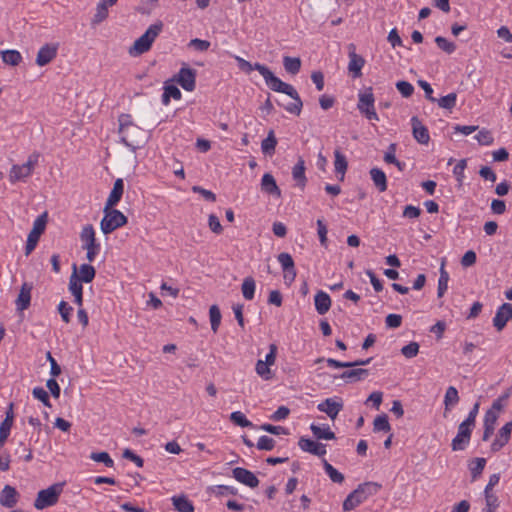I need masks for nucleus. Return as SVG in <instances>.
Segmentation results:
<instances>
[{
  "instance_id": "nucleus-1",
  "label": "nucleus",
  "mask_w": 512,
  "mask_h": 512,
  "mask_svg": "<svg viewBox=\"0 0 512 512\" xmlns=\"http://www.w3.org/2000/svg\"><path fill=\"white\" fill-rule=\"evenodd\" d=\"M121 142L133 152L144 146L147 135L144 129L136 125L130 114L122 113L118 117Z\"/></svg>"
},
{
  "instance_id": "nucleus-2",
  "label": "nucleus",
  "mask_w": 512,
  "mask_h": 512,
  "mask_svg": "<svg viewBox=\"0 0 512 512\" xmlns=\"http://www.w3.org/2000/svg\"><path fill=\"white\" fill-rule=\"evenodd\" d=\"M381 485L376 482H365L352 491L343 502V510L351 511L365 502L370 496L376 495Z\"/></svg>"
},
{
  "instance_id": "nucleus-3",
  "label": "nucleus",
  "mask_w": 512,
  "mask_h": 512,
  "mask_svg": "<svg viewBox=\"0 0 512 512\" xmlns=\"http://www.w3.org/2000/svg\"><path fill=\"white\" fill-rule=\"evenodd\" d=\"M163 29V23L157 21L150 25L143 35L135 40L134 44L129 48V55L132 57L140 56L151 49V46Z\"/></svg>"
},
{
  "instance_id": "nucleus-4",
  "label": "nucleus",
  "mask_w": 512,
  "mask_h": 512,
  "mask_svg": "<svg viewBox=\"0 0 512 512\" xmlns=\"http://www.w3.org/2000/svg\"><path fill=\"white\" fill-rule=\"evenodd\" d=\"M357 109L367 120L379 121L372 87H367L358 93Z\"/></svg>"
},
{
  "instance_id": "nucleus-5",
  "label": "nucleus",
  "mask_w": 512,
  "mask_h": 512,
  "mask_svg": "<svg viewBox=\"0 0 512 512\" xmlns=\"http://www.w3.org/2000/svg\"><path fill=\"white\" fill-rule=\"evenodd\" d=\"M103 212L104 217L100 222V229L106 235L124 226L128 221L127 217L121 211L113 207L106 209V206H104Z\"/></svg>"
},
{
  "instance_id": "nucleus-6",
  "label": "nucleus",
  "mask_w": 512,
  "mask_h": 512,
  "mask_svg": "<svg viewBox=\"0 0 512 512\" xmlns=\"http://www.w3.org/2000/svg\"><path fill=\"white\" fill-rule=\"evenodd\" d=\"M256 70L263 76L266 85L272 91L284 93L288 96L296 94V89L291 84L285 83L280 78L276 77L267 66L258 65Z\"/></svg>"
},
{
  "instance_id": "nucleus-7",
  "label": "nucleus",
  "mask_w": 512,
  "mask_h": 512,
  "mask_svg": "<svg viewBox=\"0 0 512 512\" xmlns=\"http://www.w3.org/2000/svg\"><path fill=\"white\" fill-rule=\"evenodd\" d=\"M62 491L63 483H56L49 486L47 489L40 490L34 501V507L38 510H42L55 505Z\"/></svg>"
},
{
  "instance_id": "nucleus-8",
  "label": "nucleus",
  "mask_w": 512,
  "mask_h": 512,
  "mask_svg": "<svg viewBox=\"0 0 512 512\" xmlns=\"http://www.w3.org/2000/svg\"><path fill=\"white\" fill-rule=\"evenodd\" d=\"M40 155L38 153L31 154L26 163L22 165H13L9 172V181L14 184L18 181H25L27 178H29L33 171L35 166L38 164Z\"/></svg>"
},
{
  "instance_id": "nucleus-9",
  "label": "nucleus",
  "mask_w": 512,
  "mask_h": 512,
  "mask_svg": "<svg viewBox=\"0 0 512 512\" xmlns=\"http://www.w3.org/2000/svg\"><path fill=\"white\" fill-rule=\"evenodd\" d=\"M82 248L87 251L86 258L88 261H94L100 251V244L96 241L95 230L91 224H87L82 228L80 233Z\"/></svg>"
},
{
  "instance_id": "nucleus-10",
  "label": "nucleus",
  "mask_w": 512,
  "mask_h": 512,
  "mask_svg": "<svg viewBox=\"0 0 512 512\" xmlns=\"http://www.w3.org/2000/svg\"><path fill=\"white\" fill-rule=\"evenodd\" d=\"M47 223V214L43 213L42 215L38 216L34 223L33 228L28 234L27 242L25 246V254L29 255L36 247L39 238L41 234L45 231Z\"/></svg>"
},
{
  "instance_id": "nucleus-11",
  "label": "nucleus",
  "mask_w": 512,
  "mask_h": 512,
  "mask_svg": "<svg viewBox=\"0 0 512 512\" xmlns=\"http://www.w3.org/2000/svg\"><path fill=\"white\" fill-rule=\"evenodd\" d=\"M175 81L186 91H193L196 86V72L195 70L182 67L178 74L175 76Z\"/></svg>"
},
{
  "instance_id": "nucleus-12",
  "label": "nucleus",
  "mask_w": 512,
  "mask_h": 512,
  "mask_svg": "<svg viewBox=\"0 0 512 512\" xmlns=\"http://www.w3.org/2000/svg\"><path fill=\"white\" fill-rule=\"evenodd\" d=\"M349 63H348V71L352 74L354 78H358L362 75V68L365 64V60L362 56L358 55L355 52V45L349 44Z\"/></svg>"
},
{
  "instance_id": "nucleus-13",
  "label": "nucleus",
  "mask_w": 512,
  "mask_h": 512,
  "mask_svg": "<svg viewBox=\"0 0 512 512\" xmlns=\"http://www.w3.org/2000/svg\"><path fill=\"white\" fill-rule=\"evenodd\" d=\"M317 409L320 412L326 413L330 419L334 420L343 409V402L337 398H327L318 404Z\"/></svg>"
},
{
  "instance_id": "nucleus-14",
  "label": "nucleus",
  "mask_w": 512,
  "mask_h": 512,
  "mask_svg": "<svg viewBox=\"0 0 512 512\" xmlns=\"http://www.w3.org/2000/svg\"><path fill=\"white\" fill-rule=\"evenodd\" d=\"M510 319H512V304L504 303L497 309L493 318V325L497 331H501Z\"/></svg>"
},
{
  "instance_id": "nucleus-15",
  "label": "nucleus",
  "mask_w": 512,
  "mask_h": 512,
  "mask_svg": "<svg viewBox=\"0 0 512 512\" xmlns=\"http://www.w3.org/2000/svg\"><path fill=\"white\" fill-rule=\"evenodd\" d=\"M411 126L414 139L419 144L427 145L430 141L429 131L417 116L411 118Z\"/></svg>"
},
{
  "instance_id": "nucleus-16",
  "label": "nucleus",
  "mask_w": 512,
  "mask_h": 512,
  "mask_svg": "<svg viewBox=\"0 0 512 512\" xmlns=\"http://www.w3.org/2000/svg\"><path fill=\"white\" fill-rule=\"evenodd\" d=\"M232 473H233V477L238 482H240L250 488H255L259 484V480L256 477V475L245 468L236 467L233 469Z\"/></svg>"
},
{
  "instance_id": "nucleus-17",
  "label": "nucleus",
  "mask_w": 512,
  "mask_h": 512,
  "mask_svg": "<svg viewBox=\"0 0 512 512\" xmlns=\"http://www.w3.org/2000/svg\"><path fill=\"white\" fill-rule=\"evenodd\" d=\"M19 497L15 487L5 485L0 492V504L6 508H13L18 503Z\"/></svg>"
},
{
  "instance_id": "nucleus-18",
  "label": "nucleus",
  "mask_w": 512,
  "mask_h": 512,
  "mask_svg": "<svg viewBox=\"0 0 512 512\" xmlns=\"http://www.w3.org/2000/svg\"><path fill=\"white\" fill-rule=\"evenodd\" d=\"M32 288L33 286L30 283L25 282L22 284L18 297L15 301L17 311L23 312L29 308Z\"/></svg>"
},
{
  "instance_id": "nucleus-19",
  "label": "nucleus",
  "mask_w": 512,
  "mask_h": 512,
  "mask_svg": "<svg viewBox=\"0 0 512 512\" xmlns=\"http://www.w3.org/2000/svg\"><path fill=\"white\" fill-rule=\"evenodd\" d=\"M512 422H507L498 432L496 439L491 444V450L497 452L502 449L508 442L511 436Z\"/></svg>"
},
{
  "instance_id": "nucleus-20",
  "label": "nucleus",
  "mask_w": 512,
  "mask_h": 512,
  "mask_svg": "<svg viewBox=\"0 0 512 512\" xmlns=\"http://www.w3.org/2000/svg\"><path fill=\"white\" fill-rule=\"evenodd\" d=\"M57 55V46L51 44H45L42 46L36 57V64L38 66H45L50 63Z\"/></svg>"
},
{
  "instance_id": "nucleus-21",
  "label": "nucleus",
  "mask_w": 512,
  "mask_h": 512,
  "mask_svg": "<svg viewBox=\"0 0 512 512\" xmlns=\"http://www.w3.org/2000/svg\"><path fill=\"white\" fill-rule=\"evenodd\" d=\"M298 445L303 451L309 452L319 457H322L326 454V448L324 444L315 442L308 438L301 437Z\"/></svg>"
},
{
  "instance_id": "nucleus-22",
  "label": "nucleus",
  "mask_w": 512,
  "mask_h": 512,
  "mask_svg": "<svg viewBox=\"0 0 512 512\" xmlns=\"http://www.w3.org/2000/svg\"><path fill=\"white\" fill-rule=\"evenodd\" d=\"M124 192V182L123 179L118 178L113 185V188L106 200L105 206L106 209L109 207H114L118 204V202L121 200L122 195Z\"/></svg>"
},
{
  "instance_id": "nucleus-23",
  "label": "nucleus",
  "mask_w": 512,
  "mask_h": 512,
  "mask_svg": "<svg viewBox=\"0 0 512 512\" xmlns=\"http://www.w3.org/2000/svg\"><path fill=\"white\" fill-rule=\"evenodd\" d=\"M261 190L272 196H281V191L276 183L274 176L270 173H265L261 179Z\"/></svg>"
},
{
  "instance_id": "nucleus-24",
  "label": "nucleus",
  "mask_w": 512,
  "mask_h": 512,
  "mask_svg": "<svg viewBox=\"0 0 512 512\" xmlns=\"http://www.w3.org/2000/svg\"><path fill=\"white\" fill-rule=\"evenodd\" d=\"M314 304L316 311L323 315L327 313L331 307V298L324 291H318L314 297Z\"/></svg>"
},
{
  "instance_id": "nucleus-25",
  "label": "nucleus",
  "mask_w": 512,
  "mask_h": 512,
  "mask_svg": "<svg viewBox=\"0 0 512 512\" xmlns=\"http://www.w3.org/2000/svg\"><path fill=\"white\" fill-rule=\"evenodd\" d=\"M370 177L378 189L379 192H385L387 190V177L386 174L380 168H372L369 171Z\"/></svg>"
},
{
  "instance_id": "nucleus-26",
  "label": "nucleus",
  "mask_w": 512,
  "mask_h": 512,
  "mask_svg": "<svg viewBox=\"0 0 512 512\" xmlns=\"http://www.w3.org/2000/svg\"><path fill=\"white\" fill-rule=\"evenodd\" d=\"M293 179L297 182L298 186L304 188L307 182V178L305 176V162L300 157L292 169Z\"/></svg>"
},
{
  "instance_id": "nucleus-27",
  "label": "nucleus",
  "mask_w": 512,
  "mask_h": 512,
  "mask_svg": "<svg viewBox=\"0 0 512 512\" xmlns=\"http://www.w3.org/2000/svg\"><path fill=\"white\" fill-rule=\"evenodd\" d=\"M171 501L178 512H194L193 503L185 495L173 496Z\"/></svg>"
},
{
  "instance_id": "nucleus-28",
  "label": "nucleus",
  "mask_w": 512,
  "mask_h": 512,
  "mask_svg": "<svg viewBox=\"0 0 512 512\" xmlns=\"http://www.w3.org/2000/svg\"><path fill=\"white\" fill-rule=\"evenodd\" d=\"M439 272L437 296L441 298L446 293L449 282V273L445 269V259L442 260Z\"/></svg>"
},
{
  "instance_id": "nucleus-29",
  "label": "nucleus",
  "mask_w": 512,
  "mask_h": 512,
  "mask_svg": "<svg viewBox=\"0 0 512 512\" xmlns=\"http://www.w3.org/2000/svg\"><path fill=\"white\" fill-rule=\"evenodd\" d=\"M368 374H369V371L367 369L356 368V369L344 371L340 375V378L344 379L346 381H349V382H356V381L363 380L364 378H366L368 376Z\"/></svg>"
},
{
  "instance_id": "nucleus-30",
  "label": "nucleus",
  "mask_w": 512,
  "mask_h": 512,
  "mask_svg": "<svg viewBox=\"0 0 512 512\" xmlns=\"http://www.w3.org/2000/svg\"><path fill=\"white\" fill-rule=\"evenodd\" d=\"M334 157H335V160H334L335 172L337 174H340L341 175L340 180H343L344 175L348 168L347 159H346L345 155L342 154L339 149H336L334 151Z\"/></svg>"
},
{
  "instance_id": "nucleus-31",
  "label": "nucleus",
  "mask_w": 512,
  "mask_h": 512,
  "mask_svg": "<svg viewBox=\"0 0 512 512\" xmlns=\"http://www.w3.org/2000/svg\"><path fill=\"white\" fill-rule=\"evenodd\" d=\"M181 91L176 85L173 84H165L164 92L162 94V103L163 105H168L170 103V99L173 98L175 100L181 99Z\"/></svg>"
},
{
  "instance_id": "nucleus-32",
  "label": "nucleus",
  "mask_w": 512,
  "mask_h": 512,
  "mask_svg": "<svg viewBox=\"0 0 512 512\" xmlns=\"http://www.w3.org/2000/svg\"><path fill=\"white\" fill-rule=\"evenodd\" d=\"M459 402L458 391L454 386H449L444 396L445 411L451 410Z\"/></svg>"
},
{
  "instance_id": "nucleus-33",
  "label": "nucleus",
  "mask_w": 512,
  "mask_h": 512,
  "mask_svg": "<svg viewBox=\"0 0 512 512\" xmlns=\"http://www.w3.org/2000/svg\"><path fill=\"white\" fill-rule=\"evenodd\" d=\"M2 61L11 66H17L22 61V56L17 50H5L1 52Z\"/></svg>"
},
{
  "instance_id": "nucleus-34",
  "label": "nucleus",
  "mask_w": 512,
  "mask_h": 512,
  "mask_svg": "<svg viewBox=\"0 0 512 512\" xmlns=\"http://www.w3.org/2000/svg\"><path fill=\"white\" fill-rule=\"evenodd\" d=\"M310 429L317 439L332 440L336 438L335 433L330 430L329 426L320 427L318 425L312 424Z\"/></svg>"
},
{
  "instance_id": "nucleus-35",
  "label": "nucleus",
  "mask_w": 512,
  "mask_h": 512,
  "mask_svg": "<svg viewBox=\"0 0 512 512\" xmlns=\"http://www.w3.org/2000/svg\"><path fill=\"white\" fill-rule=\"evenodd\" d=\"M277 145V139L274 131L270 130L267 137L261 143V149L264 154L272 155Z\"/></svg>"
},
{
  "instance_id": "nucleus-36",
  "label": "nucleus",
  "mask_w": 512,
  "mask_h": 512,
  "mask_svg": "<svg viewBox=\"0 0 512 512\" xmlns=\"http://www.w3.org/2000/svg\"><path fill=\"white\" fill-rule=\"evenodd\" d=\"M283 66L286 72L295 75L301 69V60L298 57L285 56L283 58Z\"/></svg>"
},
{
  "instance_id": "nucleus-37",
  "label": "nucleus",
  "mask_w": 512,
  "mask_h": 512,
  "mask_svg": "<svg viewBox=\"0 0 512 512\" xmlns=\"http://www.w3.org/2000/svg\"><path fill=\"white\" fill-rule=\"evenodd\" d=\"M255 288H256L255 280L252 277H246L243 280V283L241 286L243 297L246 300H252L254 298Z\"/></svg>"
},
{
  "instance_id": "nucleus-38",
  "label": "nucleus",
  "mask_w": 512,
  "mask_h": 512,
  "mask_svg": "<svg viewBox=\"0 0 512 512\" xmlns=\"http://www.w3.org/2000/svg\"><path fill=\"white\" fill-rule=\"evenodd\" d=\"M323 467L332 482L341 484L344 481V475L335 469L326 459H323Z\"/></svg>"
},
{
  "instance_id": "nucleus-39",
  "label": "nucleus",
  "mask_w": 512,
  "mask_h": 512,
  "mask_svg": "<svg viewBox=\"0 0 512 512\" xmlns=\"http://www.w3.org/2000/svg\"><path fill=\"white\" fill-rule=\"evenodd\" d=\"M78 275L81 282L90 283L95 277L96 271L95 268L89 264H82L79 268Z\"/></svg>"
},
{
  "instance_id": "nucleus-40",
  "label": "nucleus",
  "mask_w": 512,
  "mask_h": 512,
  "mask_svg": "<svg viewBox=\"0 0 512 512\" xmlns=\"http://www.w3.org/2000/svg\"><path fill=\"white\" fill-rule=\"evenodd\" d=\"M293 99L292 103H289L284 106V109L294 115H300L303 107V101L301 100L298 92L296 91V94H293V96H290Z\"/></svg>"
},
{
  "instance_id": "nucleus-41",
  "label": "nucleus",
  "mask_w": 512,
  "mask_h": 512,
  "mask_svg": "<svg viewBox=\"0 0 512 512\" xmlns=\"http://www.w3.org/2000/svg\"><path fill=\"white\" fill-rule=\"evenodd\" d=\"M73 268H74L73 273L71 274L70 279H69V291L74 296V295L83 293V287H82V283L77 275L76 265H74Z\"/></svg>"
},
{
  "instance_id": "nucleus-42",
  "label": "nucleus",
  "mask_w": 512,
  "mask_h": 512,
  "mask_svg": "<svg viewBox=\"0 0 512 512\" xmlns=\"http://www.w3.org/2000/svg\"><path fill=\"white\" fill-rule=\"evenodd\" d=\"M211 329L216 333L221 323V312L217 305H212L209 309Z\"/></svg>"
},
{
  "instance_id": "nucleus-43",
  "label": "nucleus",
  "mask_w": 512,
  "mask_h": 512,
  "mask_svg": "<svg viewBox=\"0 0 512 512\" xmlns=\"http://www.w3.org/2000/svg\"><path fill=\"white\" fill-rule=\"evenodd\" d=\"M255 370H256V373L264 380H271L274 376L270 369V365L263 362V360L257 361Z\"/></svg>"
},
{
  "instance_id": "nucleus-44",
  "label": "nucleus",
  "mask_w": 512,
  "mask_h": 512,
  "mask_svg": "<svg viewBox=\"0 0 512 512\" xmlns=\"http://www.w3.org/2000/svg\"><path fill=\"white\" fill-rule=\"evenodd\" d=\"M373 426H374L375 432H378V431L389 432L391 430V426L389 424L388 417L386 414L377 416L374 419Z\"/></svg>"
},
{
  "instance_id": "nucleus-45",
  "label": "nucleus",
  "mask_w": 512,
  "mask_h": 512,
  "mask_svg": "<svg viewBox=\"0 0 512 512\" xmlns=\"http://www.w3.org/2000/svg\"><path fill=\"white\" fill-rule=\"evenodd\" d=\"M108 7H110V6L105 4L104 2H102L101 0L99 1V3L97 4V7H96V13L93 18L94 24L101 23L102 21H104L107 18Z\"/></svg>"
},
{
  "instance_id": "nucleus-46",
  "label": "nucleus",
  "mask_w": 512,
  "mask_h": 512,
  "mask_svg": "<svg viewBox=\"0 0 512 512\" xmlns=\"http://www.w3.org/2000/svg\"><path fill=\"white\" fill-rule=\"evenodd\" d=\"M230 420L240 427H252L253 423L246 418V416L240 412L235 411L230 414Z\"/></svg>"
},
{
  "instance_id": "nucleus-47",
  "label": "nucleus",
  "mask_w": 512,
  "mask_h": 512,
  "mask_svg": "<svg viewBox=\"0 0 512 512\" xmlns=\"http://www.w3.org/2000/svg\"><path fill=\"white\" fill-rule=\"evenodd\" d=\"M486 465V460L484 458H476L470 465V472L472 476V480H476L479 475L484 470Z\"/></svg>"
},
{
  "instance_id": "nucleus-48",
  "label": "nucleus",
  "mask_w": 512,
  "mask_h": 512,
  "mask_svg": "<svg viewBox=\"0 0 512 512\" xmlns=\"http://www.w3.org/2000/svg\"><path fill=\"white\" fill-rule=\"evenodd\" d=\"M90 458L95 462L103 463L106 467L114 466V461L107 452H93Z\"/></svg>"
},
{
  "instance_id": "nucleus-49",
  "label": "nucleus",
  "mask_w": 512,
  "mask_h": 512,
  "mask_svg": "<svg viewBox=\"0 0 512 512\" xmlns=\"http://www.w3.org/2000/svg\"><path fill=\"white\" fill-rule=\"evenodd\" d=\"M457 100L456 93H449L446 96L441 97L440 99L436 100L438 102L439 107L451 110L455 107Z\"/></svg>"
},
{
  "instance_id": "nucleus-50",
  "label": "nucleus",
  "mask_w": 512,
  "mask_h": 512,
  "mask_svg": "<svg viewBox=\"0 0 512 512\" xmlns=\"http://www.w3.org/2000/svg\"><path fill=\"white\" fill-rule=\"evenodd\" d=\"M435 43L441 50L448 54H452L456 50V45L445 37L437 36L435 38Z\"/></svg>"
},
{
  "instance_id": "nucleus-51",
  "label": "nucleus",
  "mask_w": 512,
  "mask_h": 512,
  "mask_svg": "<svg viewBox=\"0 0 512 512\" xmlns=\"http://www.w3.org/2000/svg\"><path fill=\"white\" fill-rule=\"evenodd\" d=\"M475 139L480 145L490 146L494 142L492 133L487 129H482L475 135Z\"/></svg>"
},
{
  "instance_id": "nucleus-52",
  "label": "nucleus",
  "mask_w": 512,
  "mask_h": 512,
  "mask_svg": "<svg viewBox=\"0 0 512 512\" xmlns=\"http://www.w3.org/2000/svg\"><path fill=\"white\" fill-rule=\"evenodd\" d=\"M234 59L237 61V64H238V67L241 71H243L244 73L246 74H249L251 73L253 70H256V67L258 65H262L261 63H255V64H251L249 61L243 59L242 57L240 56H234Z\"/></svg>"
},
{
  "instance_id": "nucleus-53",
  "label": "nucleus",
  "mask_w": 512,
  "mask_h": 512,
  "mask_svg": "<svg viewBox=\"0 0 512 512\" xmlns=\"http://www.w3.org/2000/svg\"><path fill=\"white\" fill-rule=\"evenodd\" d=\"M470 439L466 436H460V434L457 433V435L453 438L451 447L453 451H462L466 448V446L469 444Z\"/></svg>"
},
{
  "instance_id": "nucleus-54",
  "label": "nucleus",
  "mask_w": 512,
  "mask_h": 512,
  "mask_svg": "<svg viewBox=\"0 0 512 512\" xmlns=\"http://www.w3.org/2000/svg\"><path fill=\"white\" fill-rule=\"evenodd\" d=\"M396 88L399 91V93L405 98H409L410 96H412L414 92L413 85L404 80L398 81L396 83Z\"/></svg>"
},
{
  "instance_id": "nucleus-55",
  "label": "nucleus",
  "mask_w": 512,
  "mask_h": 512,
  "mask_svg": "<svg viewBox=\"0 0 512 512\" xmlns=\"http://www.w3.org/2000/svg\"><path fill=\"white\" fill-rule=\"evenodd\" d=\"M275 440L269 436H261L257 442V449L270 451L275 447Z\"/></svg>"
},
{
  "instance_id": "nucleus-56",
  "label": "nucleus",
  "mask_w": 512,
  "mask_h": 512,
  "mask_svg": "<svg viewBox=\"0 0 512 512\" xmlns=\"http://www.w3.org/2000/svg\"><path fill=\"white\" fill-rule=\"evenodd\" d=\"M32 394H33L34 398H36L39 401H41L45 406L51 407V403H50V400H49V395H48L47 391L44 388H42V387H35L32 390Z\"/></svg>"
},
{
  "instance_id": "nucleus-57",
  "label": "nucleus",
  "mask_w": 512,
  "mask_h": 512,
  "mask_svg": "<svg viewBox=\"0 0 512 512\" xmlns=\"http://www.w3.org/2000/svg\"><path fill=\"white\" fill-rule=\"evenodd\" d=\"M277 259H278V262L280 263L283 271L288 270V269H293V267H295L293 258L289 253H286V252L280 253L278 255Z\"/></svg>"
},
{
  "instance_id": "nucleus-58",
  "label": "nucleus",
  "mask_w": 512,
  "mask_h": 512,
  "mask_svg": "<svg viewBox=\"0 0 512 512\" xmlns=\"http://www.w3.org/2000/svg\"><path fill=\"white\" fill-rule=\"evenodd\" d=\"M418 352H419V344L417 342H410L409 344L403 346L401 349V353L406 358H409V359L417 356Z\"/></svg>"
},
{
  "instance_id": "nucleus-59",
  "label": "nucleus",
  "mask_w": 512,
  "mask_h": 512,
  "mask_svg": "<svg viewBox=\"0 0 512 512\" xmlns=\"http://www.w3.org/2000/svg\"><path fill=\"white\" fill-rule=\"evenodd\" d=\"M58 311L61 315L62 320L65 323H69L73 308L67 302L61 301L58 305Z\"/></svg>"
},
{
  "instance_id": "nucleus-60",
  "label": "nucleus",
  "mask_w": 512,
  "mask_h": 512,
  "mask_svg": "<svg viewBox=\"0 0 512 512\" xmlns=\"http://www.w3.org/2000/svg\"><path fill=\"white\" fill-rule=\"evenodd\" d=\"M260 429L263 431H266L270 434H274V435H280V434L288 435L289 434L288 429H286L285 427L275 426L272 424H262L260 426Z\"/></svg>"
},
{
  "instance_id": "nucleus-61",
  "label": "nucleus",
  "mask_w": 512,
  "mask_h": 512,
  "mask_svg": "<svg viewBox=\"0 0 512 512\" xmlns=\"http://www.w3.org/2000/svg\"><path fill=\"white\" fill-rule=\"evenodd\" d=\"M188 46L194 48L197 51L204 52L209 49V47L211 46V43L207 40L195 38V39L190 40V42L188 43Z\"/></svg>"
},
{
  "instance_id": "nucleus-62",
  "label": "nucleus",
  "mask_w": 512,
  "mask_h": 512,
  "mask_svg": "<svg viewBox=\"0 0 512 512\" xmlns=\"http://www.w3.org/2000/svg\"><path fill=\"white\" fill-rule=\"evenodd\" d=\"M467 166L466 159H461L458 161V163L455 165L453 169V174L455 175L457 181L462 184L463 178H464V170Z\"/></svg>"
},
{
  "instance_id": "nucleus-63",
  "label": "nucleus",
  "mask_w": 512,
  "mask_h": 512,
  "mask_svg": "<svg viewBox=\"0 0 512 512\" xmlns=\"http://www.w3.org/2000/svg\"><path fill=\"white\" fill-rule=\"evenodd\" d=\"M474 427L475 424L464 420L462 423L459 424L457 433L460 434V436H466L469 437L470 439Z\"/></svg>"
},
{
  "instance_id": "nucleus-64",
  "label": "nucleus",
  "mask_w": 512,
  "mask_h": 512,
  "mask_svg": "<svg viewBox=\"0 0 512 512\" xmlns=\"http://www.w3.org/2000/svg\"><path fill=\"white\" fill-rule=\"evenodd\" d=\"M208 225H209V228L211 229V231L216 234H220L223 231V228L219 221V218L214 214L209 215Z\"/></svg>"
}]
</instances>
